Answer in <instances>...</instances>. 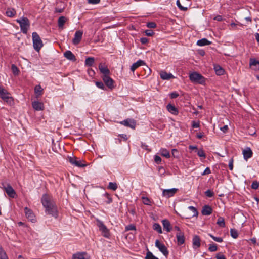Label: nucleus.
<instances>
[{
  "instance_id": "obj_55",
  "label": "nucleus",
  "mask_w": 259,
  "mask_h": 259,
  "mask_svg": "<svg viewBox=\"0 0 259 259\" xmlns=\"http://www.w3.org/2000/svg\"><path fill=\"white\" fill-rule=\"evenodd\" d=\"M154 161L157 164H159L161 162V158L158 155L154 156Z\"/></svg>"
},
{
  "instance_id": "obj_12",
  "label": "nucleus",
  "mask_w": 259,
  "mask_h": 259,
  "mask_svg": "<svg viewBox=\"0 0 259 259\" xmlns=\"http://www.w3.org/2000/svg\"><path fill=\"white\" fill-rule=\"evenodd\" d=\"M121 124L125 126L130 127L131 128L134 129L136 126L135 120L132 119H127L120 122Z\"/></svg>"
},
{
  "instance_id": "obj_57",
  "label": "nucleus",
  "mask_w": 259,
  "mask_h": 259,
  "mask_svg": "<svg viewBox=\"0 0 259 259\" xmlns=\"http://www.w3.org/2000/svg\"><path fill=\"white\" fill-rule=\"evenodd\" d=\"M215 258L216 259H226L225 256L221 253L217 254Z\"/></svg>"
},
{
  "instance_id": "obj_2",
  "label": "nucleus",
  "mask_w": 259,
  "mask_h": 259,
  "mask_svg": "<svg viewBox=\"0 0 259 259\" xmlns=\"http://www.w3.org/2000/svg\"><path fill=\"white\" fill-rule=\"evenodd\" d=\"M16 22L19 23L21 32L26 34L30 25L29 19L26 17H22L19 19H17Z\"/></svg>"
},
{
  "instance_id": "obj_32",
  "label": "nucleus",
  "mask_w": 259,
  "mask_h": 259,
  "mask_svg": "<svg viewBox=\"0 0 259 259\" xmlns=\"http://www.w3.org/2000/svg\"><path fill=\"white\" fill-rule=\"evenodd\" d=\"M6 14L7 16L10 17H13L16 15V12L15 10L14 9L9 8L6 11Z\"/></svg>"
},
{
  "instance_id": "obj_16",
  "label": "nucleus",
  "mask_w": 259,
  "mask_h": 259,
  "mask_svg": "<svg viewBox=\"0 0 259 259\" xmlns=\"http://www.w3.org/2000/svg\"><path fill=\"white\" fill-rule=\"evenodd\" d=\"M99 69L101 73L103 74V76L109 75L110 70L105 64L102 63H100L99 65Z\"/></svg>"
},
{
  "instance_id": "obj_9",
  "label": "nucleus",
  "mask_w": 259,
  "mask_h": 259,
  "mask_svg": "<svg viewBox=\"0 0 259 259\" xmlns=\"http://www.w3.org/2000/svg\"><path fill=\"white\" fill-rule=\"evenodd\" d=\"M178 191L177 188H171L169 189H163L162 195L166 198H169L173 196Z\"/></svg>"
},
{
  "instance_id": "obj_19",
  "label": "nucleus",
  "mask_w": 259,
  "mask_h": 259,
  "mask_svg": "<svg viewBox=\"0 0 259 259\" xmlns=\"http://www.w3.org/2000/svg\"><path fill=\"white\" fill-rule=\"evenodd\" d=\"M212 209L211 206L208 205H205L203 207L202 210V213L204 215H209L212 213Z\"/></svg>"
},
{
  "instance_id": "obj_26",
  "label": "nucleus",
  "mask_w": 259,
  "mask_h": 259,
  "mask_svg": "<svg viewBox=\"0 0 259 259\" xmlns=\"http://www.w3.org/2000/svg\"><path fill=\"white\" fill-rule=\"evenodd\" d=\"M67 20V18L63 16H60L58 20L59 28L62 30L64 28V25Z\"/></svg>"
},
{
  "instance_id": "obj_15",
  "label": "nucleus",
  "mask_w": 259,
  "mask_h": 259,
  "mask_svg": "<svg viewBox=\"0 0 259 259\" xmlns=\"http://www.w3.org/2000/svg\"><path fill=\"white\" fill-rule=\"evenodd\" d=\"M24 211L26 218L30 221L34 222L35 221V215L32 211L27 207L24 208Z\"/></svg>"
},
{
  "instance_id": "obj_13",
  "label": "nucleus",
  "mask_w": 259,
  "mask_h": 259,
  "mask_svg": "<svg viewBox=\"0 0 259 259\" xmlns=\"http://www.w3.org/2000/svg\"><path fill=\"white\" fill-rule=\"evenodd\" d=\"M72 259H90L89 256L85 252H78L72 255Z\"/></svg>"
},
{
  "instance_id": "obj_3",
  "label": "nucleus",
  "mask_w": 259,
  "mask_h": 259,
  "mask_svg": "<svg viewBox=\"0 0 259 259\" xmlns=\"http://www.w3.org/2000/svg\"><path fill=\"white\" fill-rule=\"evenodd\" d=\"M33 46L35 51L39 52L43 47L42 41L37 32H34L32 34Z\"/></svg>"
},
{
  "instance_id": "obj_10",
  "label": "nucleus",
  "mask_w": 259,
  "mask_h": 259,
  "mask_svg": "<svg viewBox=\"0 0 259 259\" xmlns=\"http://www.w3.org/2000/svg\"><path fill=\"white\" fill-rule=\"evenodd\" d=\"M68 160L71 164L75 166L78 167H83L85 166V164H82L80 161L77 160L75 157L69 156L68 157Z\"/></svg>"
},
{
  "instance_id": "obj_58",
  "label": "nucleus",
  "mask_w": 259,
  "mask_h": 259,
  "mask_svg": "<svg viewBox=\"0 0 259 259\" xmlns=\"http://www.w3.org/2000/svg\"><path fill=\"white\" fill-rule=\"evenodd\" d=\"M211 173L210 169L209 167H207L204 170L202 174V175H208Z\"/></svg>"
},
{
  "instance_id": "obj_51",
  "label": "nucleus",
  "mask_w": 259,
  "mask_h": 259,
  "mask_svg": "<svg viewBox=\"0 0 259 259\" xmlns=\"http://www.w3.org/2000/svg\"><path fill=\"white\" fill-rule=\"evenodd\" d=\"M136 230V227L135 225L131 224L125 227V231Z\"/></svg>"
},
{
  "instance_id": "obj_36",
  "label": "nucleus",
  "mask_w": 259,
  "mask_h": 259,
  "mask_svg": "<svg viewBox=\"0 0 259 259\" xmlns=\"http://www.w3.org/2000/svg\"><path fill=\"white\" fill-rule=\"evenodd\" d=\"M153 228L159 233L161 234L162 233L161 226L158 223H154L153 226Z\"/></svg>"
},
{
  "instance_id": "obj_34",
  "label": "nucleus",
  "mask_w": 259,
  "mask_h": 259,
  "mask_svg": "<svg viewBox=\"0 0 259 259\" xmlns=\"http://www.w3.org/2000/svg\"><path fill=\"white\" fill-rule=\"evenodd\" d=\"M188 208L192 212V214L190 216V218L197 217L198 215V211L195 207L190 206H189Z\"/></svg>"
},
{
  "instance_id": "obj_47",
  "label": "nucleus",
  "mask_w": 259,
  "mask_h": 259,
  "mask_svg": "<svg viewBox=\"0 0 259 259\" xmlns=\"http://www.w3.org/2000/svg\"><path fill=\"white\" fill-rule=\"evenodd\" d=\"M104 196L106 197L107 199V201H106V203L110 204L112 202V199L110 197V195L107 193H105Z\"/></svg>"
},
{
  "instance_id": "obj_39",
  "label": "nucleus",
  "mask_w": 259,
  "mask_h": 259,
  "mask_svg": "<svg viewBox=\"0 0 259 259\" xmlns=\"http://www.w3.org/2000/svg\"><path fill=\"white\" fill-rule=\"evenodd\" d=\"M11 69H12V71L13 74L15 75H18L19 70L15 65H14V64L12 65Z\"/></svg>"
},
{
  "instance_id": "obj_14",
  "label": "nucleus",
  "mask_w": 259,
  "mask_h": 259,
  "mask_svg": "<svg viewBox=\"0 0 259 259\" xmlns=\"http://www.w3.org/2000/svg\"><path fill=\"white\" fill-rule=\"evenodd\" d=\"M103 80L109 88L112 89L114 87V81L109 75L103 76Z\"/></svg>"
},
{
  "instance_id": "obj_5",
  "label": "nucleus",
  "mask_w": 259,
  "mask_h": 259,
  "mask_svg": "<svg viewBox=\"0 0 259 259\" xmlns=\"http://www.w3.org/2000/svg\"><path fill=\"white\" fill-rule=\"evenodd\" d=\"M0 97L10 104L12 102V97L10 96L9 93L2 86H0Z\"/></svg>"
},
{
  "instance_id": "obj_24",
  "label": "nucleus",
  "mask_w": 259,
  "mask_h": 259,
  "mask_svg": "<svg viewBox=\"0 0 259 259\" xmlns=\"http://www.w3.org/2000/svg\"><path fill=\"white\" fill-rule=\"evenodd\" d=\"M243 154L244 159L247 160L252 157L253 153L251 149L248 147L243 151Z\"/></svg>"
},
{
  "instance_id": "obj_21",
  "label": "nucleus",
  "mask_w": 259,
  "mask_h": 259,
  "mask_svg": "<svg viewBox=\"0 0 259 259\" xmlns=\"http://www.w3.org/2000/svg\"><path fill=\"white\" fill-rule=\"evenodd\" d=\"M166 108L170 113L175 115H177L179 113L178 109L174 105L171 104H168L166 106Z\"/></svg>"
},
{
  "instance_id": "obj_25",
  "label": "nucleus",
  "mask_w": 259,
  "mask_h": 259,
  "mask_svg": "<svg viewBox=\"0 0 259 259\" xmlns=\"http://www.w3.org/2000/svg\"><path fill=\"white\" fill-rule=\"evenodd\" d=\"M64 56L69 60L75 61L76 58L75 55L70 51H66L64 53Z\"/></svg>"
},
{
  "instance_id": "obj_50",
  "label": "nucleus",
  "mask_w": 259,
  "mask_h": 259,
  "mask_svg": "<svg viewBox=\"0 0 259 259\" xmlns=\"http://www.w3.org/2000/svg\"><path fill=\"white\" fill-rule=\"evenodd\" d=\"M171 153L172 156L175 158H179V152L176 149H173L171 150Z\"/></svg>"
},
{
  "instance_id": "obj_41",
  "label": "nucleus",
  "mask_w": 259,
  "mask_h": 259,
  "mask_svg": "<svg viewBox=\"0 0 259 259\" xmlns=\"http://www.w3.org/2000/svg\"><path fill=\"white\" fill-rule=\"evenodd\" d=\"M145 259H158L154 256L151 252L148 251L145 256Z\"/></svg>"
},
{
  "instance_id": "obj_18",
  "label": "nucleus",
  "mask_w": 259,
  "mask_h": 259,
  "mask_svg": "<svg viewBox=\"0 0 259 259\" xmlns=\"http://www.w3.org/2000/svg\"><path fill=\"white\" fill-rule=\"evenodd\" d=\"M160 77L163 80H169L175 78L171 73H167L165 71H162L160 73Z\"/></svg>"
},
{
  "instance_id": "obj_49",
  "label": "nucleus",
  "mask_w": 259,
  "mask_h": 259,
  "mask_svg": "<svg viewBox=\"0 0 259 259\" xmlns=\"http://www.w3.org/2000/svg\"><path fill=\"white\" fill-rule=\"evenodd\" d=\"M205 195L208 197H212L214 196V193L213 191H211L210 190H207L205 192Z\"/></svg>"
},
{
  "instance_id": "obj_29",
  "label": "nucleus",
  "mask_w": 259,
  "mask_h": 259,
  "mask_svg": "<svg viewBox=\"0 0 259 259\" xmlns=\"http://www.w3.org/2000/svg\"><path fill=\"white\" fill-rule=\"evenodd\" d=\"M211 44V42L209 41L206 38H202L197 41V45L199 46H204L209 45Z\"/></svg>"
},
{
  "instance_id": "obj_7",
  "label": "nucleus",
  "mask_w": 259,
  "mask_h": 259,
  "mask_svg": "<svg viewBox=\"0 0 259 259\" xmlns=\"http://www.w3.org/2000/svg\"><path fill=\"white\" fill-rule=\"evenodd\" d=\"M155 246L159 250V251L165 256L167 257L169 252L165 245L160 242L158 240L155 241Z\"/></svg>"
},
{
  "instance_id": "obj_30",
  "label": "nucleus",
  "mask_w": 259,
  "mask_h": 259,
  "mask_svg": "<svg viewBox=\"0 0 259 259\" xmlns=\"http://www.w3.org/2000/svg\"><path fill=\"white\" fill-rule=\"evenodd\" d=\"M214 69L218 75H221L224 74V70L220 65H215L214 66Z\"/></svg>"
},
{
  "instance_id": "obj_4",
  "label": "nucleus",
  "mask_w": 259,
  "mask_h": 259,
  "mask_svg": "<svg viewBox=\"0 0 259 259\" xmlns=\"http://www.w3.org/2000/svg\"><path fill=\"white\" fill-rule=\"evenodd\" d=\"M189 79L191 82L200 84H203L205 82V78L201 74L197 72H193L190 73Z\"/></svg>"
},
{
  "instance_id": "obj_64",
  "label": "nucleus",
  "mask_w": 259,
  "mask_h": 259,
  "mask_svg": "<svg viewBox=\"0 0 259 259\" xmlns=\"http://www.w3.org/2000/svg\"><path fill=\"white\" fill-rule=\"evenodd\" d=\"M199 126H200V124H199V122L193 121V122H192V126H193V127H194V128H197V127H199Z\"/></svg>"
},
{
  "instance_id": "obj_46",
  "label": "nucleus",
  "mask_w": 259,
  "mask_h": 259,
  "mask_svg": "<svg viewBox=\"0 0 259 259\" xmlns=\"http://www.w3.org/2000/svg\"><path fill=\"white\" fill-rule=\"evenodd\" d=\"M208 249L211 252L215 251L217 250V245L215 244H210Z\"/></svg>"
},
{
  "instance_id": "obj_53",
  "label": "nucleus",
  "mask_w": 259,
  "mask_h": 259,
  "mask_svg": "<svg viewBox=\"0 0 259 259\" xmlns=\"http://www.w3.org/2000/svg\"><path fill=\"white\" fill-rule=\"evenodd\" d=\"M96 85L98 88L101 89H104L105 87L104 83L101 81H96Z\"/></svg>"
},
{
  "instance_id": "obj_8",
  "label": "nucleus",
  "mask_w": 259,
  "mask_h": 259,
  "mask_svg": "<svg viewBox=\"0 0 259 259\" xmlns=\"http://www.w3.org/2000/svg\"><path fill=\"white\" fill-rule=\"evenodd\" d=\"M2 185L3 189L10 197L14 198L16 197L17 195L15 191L10 184H8L6 186H4L3 184Z\"/></svg>"
},
{
  "instance_id": "obj_44",
  "label": "nucleus",
  "mask_w": 259,
  "mask_h": 259,
  "mask_svg": "<svg viewBox=\"0 0 259 259\" xmlns=\"http://www.w3.org/2000/svg\"><path fill=\"white\" fill-rule=\"evenodd\" d=\"M35 93L38 95L41 94L42 89L40 85H36L34 89Z\"/></svg>"
},
{
  "instance_id": "obj_35",
  "label": "nucleus",
  "mask_w": 259,
  "mask_h": 259,
  "mask_svg": "<svg viewBox=\"0 0 259 259\" xmlns=\"http://www.w3.org/2000/svg\"><path fill=\"white\" fill-rule=\"evenodd\" d=\"M217 224L221 227H225V223L224 219L221 217H219L217 222Z\"/></svg>"
},
{
  "instance_id": "obj_56",
  "label": "nucleus",
  "mask_w": 259,
  "mask_h": 259,
  "mask_svg": "<svg viewBox=\"0 0 259 259\" xmlns=\"http://www.w3.org/2000/svg\"><path fill=\"white\" fill-rule=\"evenodd\" d=\"M229 168L230 170H232L233 169V159L232 158H231L229 160Z\"/></svg>"
},
{
  "instance_id": "obj_48",
  "label": "nucleus",
  "mask_w": 259,
  "mask_h": 259,
  "mask_svg": "<svg viewBox=\"0 0 259 259\" xmlns=\"http://www.w3.org/2000/svg\"><path fill=\"white\" fill-rule=\"evenodd\" d=\"M176 4L178 6V7L181 10H183V11H186L187 10V7H183V6L181 5V3H180V2L179 0H177V2H176Z\"/></svg>"
},
{
  "instance_id": "obj_1",
  "label": "nucleus",
  "mask_w": 259,
  "mask_h": 259,
  "mask_svg": "<svg viewBox=\"0 0 259 259\" xmlns=\"http://www.w3.org/2000/svg\"><path fill=\"white\" fill-rule=\"evenodd\" d=\"M41 203L45 208V212L48 214L57 218L58 217L57 208L54 203L51 200L49 196L44 194L41 198Z\"/></svg>"
},
{
  "instance_id": "obj_45",
  "label": "nucleus",
  "mask_w": 259,
  "mask_h": 259,
  "mask_svg": "<svg viewBox=\"0 0 259 259\" xmlns=\"http://www.w3.org/2000/svg\"><path fill=\"white\" fill-rule=\"evenodd\" d=\"M142 200L144 204L147 205H151V201L150 200L146 197H142Z\"/></svg>"
},
{
  "instance_id": "obj_60",
  "label": "nucleus",
  "mask_w": 259,
  "mask_h": 259,
  "mask_svg": "<svg viewBox=\"0 0 259 259\" xmlns=\"http://www.w3.org/2000/svg\"><path fill=\"white\" fill-rule=\"evenodd\" d=\"M170 96L171 99H174L178 97L179 96V94L177 92H174L170 94Z\"/></svg>"
},
{
  "instance_id": "obj_59",
  "label": "nucleus",
  "mask_w": 259,
  "mask_h": 259,
  "mask_svg": "<svg viewBox=\"0 0 259 259\" xmlns=\"http://www.w3.org/2000/svg\"><path fill=\"white\" fill-rule=\"evenodd\" d=\"M146 35L148 36H151L154 34V32L151 30H147L145 31Z\"/></svg>"
},
{
  "instance_id": "obj_31",
  "label": "nucleus",
  "mask_w": 259,
  "mask_h": 259,
  "mask_svg": "<svg viewBox=\"0 0 259 259\" xmlns=\"http://www.w3.org/2000/svg\"><path fill=\"white\" fill-rule=\"evenodd\" d=\"M160 154L163 157L167 158L170 157L169 151L165 148H161L159 150Z\"/></svg>"
},
{
  "instance_id": "obj_62",
  "label": "nucleus",
  "mask_w": 259,
  "mask_h": 259,
  "mask_svg": "<svg viewBox=\"0 0 259 259\" xmlns=\"http://www.w3.org/2000/svg\"><path fill=\"white\" fill-rule=\"evenodd\" d=\"M213 19L218 21H222L223 20V18L221 15H217L214 17Z\"/></svg>"
},
{
  "instance_id": "obj_33",
  "label": "nucleus",
  "mask_w": 259,
  "mask_h": 259,
  "mask_svg": "<svg viewBox=\"0 0 259 259\" xmlns=\"http://www.w3.org/2000/svg\"><path fill=\"white\" fill-rule=\"evenodd\" d=\"M94 58L93 57H88L85 59V64L88 66H92L94 63Z\"/></svg>"
},
{
  "instance_id": "obj_37",
  "label": "nucleus",
  "mask_w": 259,
  "mask_h": 259,
  "mask_svg": "<svg viewBox=\"0 0 259 259\" xmlns=\"http://www.w3.org/2000/svg\"><path fill=\"white\" fill-rule=\"evenodd\" d=\"M108 188L115 191L117 188V184L116 183L110 182L109 183Z\"/></svg>"
},
{
  "instance_id": "obj_40",
  "label": "nucleus",
  "mask_w": 259,
  "mask_h": 259,
  "mask_svg": "<svg viewBox=\"0 0 259 259\" xmlns=\"http://www.w3.org/2000/svg\"><path fill=\"white\" fill-rule=\"evenodd\" d=\"M230 234H231V236L233 238H235V239L237 238L238 236V234L237 230L234 229H231Z\"/></svg>"
},
{
  "instance_id": "obj_17",
  "label": "nucleus",
  "mask_w": 259,
  "mask_h": 259,
  "mask_svg": "<svg viewBox=\"0 0 259 259\" xmlns=\"http://www.w3.org/2000/svg\"><path fill=\"white\" fill-rule=\"evenodd\" d=\"M176 238L178 245H181L185 243V237L184 233L182 232H178L176 234Z\"/></svg>"
},
{
  "instance_id": "obj_27",
  "label": "nucleus",
  "mask_w": 259,
  "mask_h": 259,
  "mask_svg": "<svg viewBox=\"0 0 259 259\" xmlns=\"http://www.w3.org/2000/svg\"><path fill=\"white\" fill-rule=\"evenodd\" d=\"M162 223L164 229H165L167 232H169L171 230V225L168 220L166 219L163 220H162Z\"/></svg>"
},
{
  "instance_id": "obj_52",
  "label": "nucleus",
  "mask_w": 259,
  "mask_h": 259,
  "mask_svg": "<svg viewBox=\"0 0 259 259\" xmlns=\"http://www.w3.org/2000/svg\"><path fill=\"white\" fill-rule=\"evenodd\" d=\"M251 188L254 190L258 189L259 187V184L257 181H254L251 184Z\"/></svg>"
},
{
  "instance_id": "obj_38",
  "label": "nucleus",
  "mask_w": 259,
  "mask_h": 259,
  "mask_svg": "<svg viewBox=\"0 0 259 259\" xmlns=\"http://www.w3.org/2000/svg\"><path fill=\"white\" fill-rule=\"evenodd\" d=\"M8 258V256L2 247H0V259Z\"/></svg>"
},
{
  "instance_id": "obj_23",
  "label": "nucleus",
  "mask_w": 259,
  "mask_h": 259,
  "mask_svg": "<svg viewBox=\"0 0 259 259\" xmlns=\"http://www.w3.org/2000/svg\"><path fill=\"white\" fill-rule=\"evenodd\" d=\"M33 108L37 111H40L44 109V104L38 101H34L32 103Z\"/></svg>"
},
{
  "instance_id": "obj_22",
  "label": "nucleus",
  "mask_w": 259,
  "mask_h": 259,
  "mask_svg": "<svg viewBox=\"0 0 259 259\" xmlns=\"http://www.w3.org/2000/svg\"><path fill=\"white\" fill-rule=\"evenodd\" d=\"M145 62L143 60H139L136 62L133 63L131 66V70L134 72L135 70L139 67L145 65Z\"/></svg>"
},
{
  "instance_id": "obj_28",
  "label": "nucleus",
  "mask_w": 259,
  "mask_h": 259,
  "mask_svg": "<svg viewBox=\"0 0 259 259\" xmlns=\"http://www.w3.org/2000/svg\"><path fill=\"white\" fill-rule=\"evenodd\" d=\"M193 245L194 248H198L200 246V239L197 235H195L192 240Z\"/></svg>"
},
{
  "instance_id": "obj_6",
  "label": "nucleus",
  "mask_w": 259,
  "mask_h": 259,
  "mask_svg": "<svg viewBox=\"0 0 259 259\" xmlns=\"http://www.w3.org/2000/svg\"><path fill=\"white\" fill-rule=\"evenodd\" d=\"M97 226L99 227V230L102 232L103 236L106 238H109L110 233L109 229L103 224V222L97 219Z\"/></svg>"
},
{
  "instance_id": "obj_63",
  "label": "nucleus",
  "mask_w": 259,
  "mask_h": 259,
  "mask_svg": "<svg viewBox=\"0 0 259 259\" xmlns=\"http://www.w3.org/2000/svg\"><path fill=\"white\" fill-rule=\"evenodd\" d=\"M100 2V0H88V3L91 4H97Z\"/></svg>"
},
{
  "instance_id": "obj_54",
  "label": "nucleus",
  "mask_w": 259,
  "mask_h": 259,
  "mask_svg": "<svg viewBox=\"0 0 259 259\" xmlns=\"http://www.w3.org/2000/svg\"><path fill=\"white\" fill-rule=\"evenodd\" d=\"M147 26L149 28H154L156 27V24L154 22H148L147 24Z\"/></svg>"
},
{
  "instance_id": "obj_20",
  "label": "nucleus",
  "mask_w": 259,
  "mask_h": 259,
  "mask_svg": "<svg viewBox=\"0 0 259 259\" xmlns=\"http://www.w3.org/2000/svg\"><path fill=\"white\" fill-rule=\"evenodd\" d=\"M250 66H253V69L254 70H259V61L254 58H250L249 60Z\"/></svg>"
},
{
  "instance_id": "obj_43",
  "label": "nucleus",
  "mask_w": 259,
  "mask_h": 259,
  "mask_svg": "<svg viewBox=\"0 0 259 259\" xmlns=\"http://www.w3.org/2000/svg\"><path fill=\"white\" fill-rule=\"evenodd\" d=\"M209 236L216 242H222L223 241V239L221 237H215L211 234H209Z\"/></svg>"
},
{
  "instance_id": "obj_42",
  "label": "nucleus",
  "mask_w": 259,
  "mask_h": 259,
  "mask_svg": "<svg viewBox=\"0 0 259 259\" xmlns=\"http://www.w3.org/2000/svg\"><path fill=\"white\" fill-rule=\"evenodd\" d=\"M197 155L200 157H203V158H205L206 155H205V154L203 149H201L197 150Z\"/></svg>"
},
{
  "instance_id": "obj_11",
  "label": "nucleus",
  "mask_w": 259,
  "mask_h": 259,
  "mask_svg": "<svg viewBox=\"0 0 259 259\" xmlns=\"http://www.w3.org/2000/svg\"><path fill=\"white\" fill-rule=\"evenodd\" d=\"M83 35V32L81 30L76 31L74 37L72 39V43L75 45H78L81 41Z\"/></svg>"
},
{
  "instance_id": "obj_61",
  "label": "nucleus",
  "mask_w": 259,
  "mask_h": 259,
  "mask_svg": "<svg viewBox=\"0 0 259 259\" xmlns=\"http://www.w3.org/2000/svg\"><path fill=\"white\" fill-rule=\"evenodd\" d=\"M148 41V39L146 37H142L140 38V42L142 44H146Z\"/></svg>"
}]
</instances>
